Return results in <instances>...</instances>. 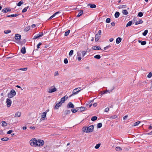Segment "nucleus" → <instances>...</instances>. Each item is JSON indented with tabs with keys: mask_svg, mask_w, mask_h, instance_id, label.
I'll return each instance as SVG.
<instances>
[{
	"mask_svg": "<svg viewBox=\"0 0 152 152\" xmlns=\"http://www.w3.org/2000/svg\"><path fill=\"white\" fill-rule=\"evenodd\" d=\"M65 100V99H64V97H63L61 99V100L59 102H60L62 104L64 102Z\"/></svg>",
	"mask_w": 152,
	"mask_h": 152,
	"instance_id": "473e14b6",
	"label": "nucleus"
},
{
	"mask_svg": "<svg viewBox=\"0 0 152 152\" xmlns=\"http://www.w3.org/2000/svg\"><path fill=\"white\" fill-rule=\"evenodd\" d=\"M27 69H28L27 68H20V69H19V70L26 71L27 70Z\"/></svg>",
	"mask_w": 152,
	"mask_h": 152,
	"instance_id": "09e8293b",
	"label": "nucleus"
},
{
	"mask_svg": "<svg viewBox=\"0 0 152 152\" xmlns=\"http://www.w3.org/2000/svg\"><path fill=\"white\" fill-rule=\"evenodd\" d=\"M47 113V112H44L42 113L41 115V118L40 119L41 121L44 120V119L46 117Z\"/></svg>",
	"mask_w": 152,
	"mask_h": 152,
	"instance_id": "0eeeda50",
	"label": "nucleus"
},
{
	"mask_svg": "<svg viewBox=\"0 0 152 152\" xmlns=\"http://www.w3.org/2000/svg\"><path fill=\"white\" fill-rule=\"evenodd\" d=\"M70 32V30H68L66 32H65V34H64L65 36H68Z\"/></svg>",
	"mask_w": 152,
	"mask_h": 152,
	"instance_id": "a19ab883",
	"label": "nucleus"
},
{
	"mask_svg": "<svg viewBox=\"0 0 152 152\" xmlns=\"http://www.w3.org/2000/svg\"><path fill=\"white\" fill-rule=\"evenodd\" d=\"M2 123L1 126H7V123L5 121H3L1 122Z\"/></svg>",
	"mask_w": 152,
	"mask_h": 152,
	"instance_id": "5701e85b",
	"label": "nucleus"
},
{
	"mask_svg": "<svg viewBox=\"0 0 152 152\" xmlns=\"http://www.w3.org/2000/svg\"><path fill=\"white\" fill-rule=\"evenodd\" d=\"M11 11V10L9 8H6L4 9H3L2 10V12H4V13H6L8 12H10Z\"/></svg>",
	"mask_w": 152,
	"mask_h": 152,
	"instance_id": "9b49d317",
	"label": "nucleus"
},
{
	"mask_svg": "<svg viewBox=\"0 0 152 152\" xmlns=\"http://www.w3.org/2000/svg\"><path fill=\"white\" fill-rule=\"evenodd\" d=\"M63 97L64 99H65V100H66L68 98V96L67 95Z\"/></svg>",
	"mask_w": 152,
	"mask_h": 152,
	"instance_id": "69168bd1",
	"label": "nucleus"
},
{
	"mask_svg": "<svg viewBox=\"0 0 152 152\" xmlns=\"http://www.w3.org/2000/svg\"><path fill=\"white\" fill-rule=\"evenodd\" d=\"M100 144L99 143L96 145L95 146V149H98L99 148L100 146Z\"/></svg>",
	"mask_w": 152,
	"mask_h": 152,
	"instance_id": "de8ad7c7",
	"label": "nucleus"
},
{
	"mask_svg": "<svg viewBox=\"0 0 152 152\" xmlns=\"http://www.w3.org/2000/svg\"><path fill=\"white\" fill-rule=\"evenodd\" d=\"M23 1H20L17 4V6H20L21 4H23Z\"/></svg>",
	"mask_w": 152,
	"mask_h": 152,
	"instance_id": "72a5a7b5",
	"label": "nucleus"
},
{
	"mask_svg": "<svg viewBox=\"0 0 152 152\" xmlns=\"http://www.w3.org/2000/svg\"><path fill=\"white\" fill-rule=\"evenodd\" d=\"M82 89H81L80 87L77 88H75L73 90L72 92V94L69 97H70L72 96H74V95L77 94L78 92L81 91Z\"/></svg>",
	"mask_w": 152,
	"mask_h": 152,
	"instance_id": "f03ea898",
	"label": "nucleus"
},
{
	"mask_svg": "<svg viewBox=\"0 0 152 152\" xmlns=\"http://www.w3.org/2000/svg\"><path fill=\"white\" fill-rule=\"evenodd\" d=\"M120 15V13L118 12H116L115 14V17L116 18H118Z\"/></svg>",
	"mask_w": 152,
	"mask_h": 152,
	"instance_id": "a878e982",
	"label": "nucleus"
},
{
	"mask_svg": "<svg viewBox=\"0 0 152 152\" xmlns=\"http://www.w3.org/2000/svg\"><path fill=\"white\" fill-rule=\"evenodd\" d=\"M1 140L3 141H7L9 140V138L7 137H4L1 139Z\"/></svg>",
	"mask_w": 152,
	"mask_h": 152,
	"instance_id": "79ce46f5",
	"label": "nucleus"
},
{
	"mask_svg": "<svg viewBox=\"0 0 152 152\" xmlns=\"http://www.w3.org/2000/svg\"><path fill=\"white\" fill-rule=\"evenodd\" d=\"M81 53L82 54L83 57L85 56V55L86 54V52L84 51H82Z\"/></svg>",
	"mask_w": 152,
	"mask_h": 152,
	"instance_id": "603ef678",
	"label": "nucleus"
},
{
	"mask_svg": "<svg viewBox=\"0 0 152 152\" xmlns=\"http://www.w3.org/2000/svg\"><path fill=\"white\" fill-rule=\"evenodd\" d=\"M28 7H29L28 6H27V7L24 8L23 9V10H22V12H26L27 11V10L28 8Z\"/></svg>",
	"mask_w": 152,
	"mask_h": 152,
	"instance_id": "7c9ffc66",
	"label": "nucleus"
},
{
	"mask_svg": "<svg viewBox=\"0 0 152 152\" xmlns=\"http://www.w3.org/2000/svg\"><path fill=\"white\" fill-rule=\"evenodd\" d=\"M60 12H57L54 14L52 15L49 18V19H51L54 17L57 14H58Z\"/></svg>",
	"mask_w": 152,
	"mask_h": 152,
	"instance_id": "aec40b11",
	"label": "nucleus"
},
{
	"mask_svg": "<svg viewBox=\"0 0 152 152\" xmlns=\"http://www.w3.org/2000/svg\"><path fill=\"white\" fill-rule=\"evenodd\" d=\"M18 15V14H15L12 15H10L7 16L8 17H14L17 16Z\"/></svg>",
	"mask_w": 152,
	"mask_h": 152,
	"instance_id": "6ab92c4d",
	"label": "nucleus"
},
{
	"mask_svg": "<svg viewBox=\"0 0 152 152\" xmlns=\"http://www.w3.org/2000/svg\"><path fill=\"white\" fill-rule=\"evenodd\" d=\"M62 104L60 102H59L56 104V105L54 107V108L56 109H58L61 106V105Z\"/></svg>",
	"mask_w": 152,
	"mask_h": 152,
	"instance_id": "f8f14e48",
	"label": "nucleus"
},
{
	"mask_svg": "<svg viewBox=\"0 0 152 152\" xmlns=\"http://www.w3.org/2000/svg\"><path fill=\"white\" fill-rule=\"evenodd\" d=\"M97 117L96 116H94V117H93L91 118V120L92 121H94L95 120H97Z\"/></svg>",
	"mask_w": 152,
	"mask_h": 152,
	"instance_id": "f704fd0d",
	"label": "nucleus"
},
{
	"mask_svg": "<svg viewBox=\"0 0 152 152\" xmlns=\"http://www.w3.org/2000/svg\"><path fill=\"white\" fill-rule=\"evenodd\" d=\"M100 36L98 34H96L95 36V40L96 41H98L100 39Z\"/></svg>",
	"mask_w": 152,
	"mask_h": 152,
	"instance_id": "4468645a",
	"label": "nucleus"
},
{
	"mask_svg": "<svg viewBox=\"0 0 152 152\" xmlns=\"http://www.w3.org/2000/svg\"><path fill=\"white\" fill-rule=\"evenodd\" d=\"M11 32V30H5L4 31V33L5 34H7L10 33Z\"/></svg>",
	"mask_w": 152,
	"mask_h": 152,
	"instance_id": "e433bc0d",
	"label": "nucleus"
},
{
	"mask_svg": "<svg viewBox=\"0 0 152 152\" xmlns=\"http://www.w3.org/2000/svg\"><path fill=\"white\" fill-rule=\"evenodd\" d=\"M107 92H108L109 93H110V92L109 90H107L105 91H104L103 92H101V94H104L105 93H106Z\"/></svg>",
	"mask_w": 152,
	"mask_h": 152,
	"instance_id": "cd10ccee",
	"label": "nucleus"
},
{
	"mask_svg": "<svg viewBox=\"0 0 152 152\" xmlns=\"http://www.w3.org/2000/svg\"><path fill=\"white\" fill-rule=\"evenodd\" d=\"M12 130H10L8 131L7 132V134H10L12 133Z\"/></svg>",
	"mask_w": 152,
	"mask_h": 152,
	"instance_id": "e2e57ef3",
	"label": "nucleus"
},
{
	"mask_svg": "<svg viewBox=\"0 0 152 152\" xmlns=\"http://www.w3.org/2000/svg\"><path fill=\"white\" fill-rule=\"evenodd\" d=\"M143 13L142 12H139L138 14V16L140 17H141L143 16Z\"/></svg>",
	"mask_w": 152,
	"mask_h": 152,
	"instance_id": "864d4df0",
	"label": "nucleus"
},
{
	"mask_svg": "<svg viewBox=\"0 0 152 152\" xmlns=\"http://www.w3.org/2000/svg\"><path fill=\"white\" fill-rule=\"evenodd\" d=\"M21 38V36L19 34H16L15 35V39L18 41H19Z\"/></svg>",
	"mask_w": 152,
	"mask_h": 152,
	"instance_id": "9d476101",
	"label": "nucleus"
},
{
	"mask_svg": "<svg viewBox=\"0 0 152 152\" xmlns=\"http://www.w3.org/2000/svg\"><path fill=\"white\" fill-rule=\"evenodd\" d=\"M110 47V45H108L106 47H105L104 48V50H106L107 48H108Z\"/></svg>",
	"mask_w": 152,
	"mask_h": 152,
	"instance_id": "052dcab7",
	"label": "nucleus"
},
{
	"mask_svg": "<svg viewBox=\"0 0 152 152\" xmlns=\"http://www.w3.org/2000/svg\"><path fill=\"white\" fill-rule=\"evenodd\" d=\"M77 57H79V56L81 57V54L80 53L77 52Z\"/></svg>",
	"mask_w": 152,
	"mask_h": 152,
	"instance_id": "0e129e2a",
	"label": "nucleus"
},
{
	"mask_svg": "<svg viewBox=\"0 0 152 152\" xmlns=\"http://www.w3.org/2000/svg\"><path fill=\"white\" fill-rule=\"evenodd\" d=\"M41 37L40 35H39V34H38L36 35L34 37V39H37L38 38Z\"/></svg>",
	"mask_w": 152,
	"mask_h": 152,
	"instance_id": "58836bf2",
	"label": "nucleus"
},
{
	"mask_svg": "<svg viewBox=\"0 0 152 152\" xmlns=\"http://www.w3.org/2000/svg\"><path fill=\"white\" fill-rule=\"evenodd\" d=\"M6 103L7 107H10L11 106L12 104L11 100L9 99H7L6 100Z\"/></svg>",
	"mask_w": 152,
	"mask_h": 152,
	"instance_id": "6e6552de",
	"label": "nucleus"
},
{
	"mask_svg": "<svg viewBox=\"0 0 152 152\" xmlns=\"http://www.w3.org/2000/svg\"><path fill=\"white\" fill-rule=\"evenodd\" d=\"M77 110L80 112H83L87 110L86 108L84 107H81L77 108Z\"/></svg>",
	"mask_w": 152,
	"mask_h": 152,
	"instance_id": "1a4fd4ad",
	"label": "nucleus"
},
{
	"mask_svg": "<svg viewBox=\"0 0 152 152\" xmlns=\"http://www.w3.org/2000/svg\"><path fill=\"white\" fill-rule=\"evenodd\" d=\"M59 74L58 73V71H56L55 72H54V76H58L59 75Z\"/></svg>",
	"mask_w": 152,
	"mask_h": 152,
	"instance_id": "3c124183",
	"label": "nucleus"
},
{
	"mask_svg": "<svg viewBox=\"0 0 152 152\" xmlns=\"http://www.w3.org/2000/svg\"><path fill=\"white\" fill-rule=\"evenodd\" d=\"M148 32V31L147 30H146L144 31L143 33H142V34L144 36H146Z\"/></svg>",
	"mask_w": 152,
	"mask_h": 152,
	"instance_id": "4c0bfd02",
	"label": "nucleus"
},
{
	"mask_svg": "<svg viewBox=\"0 0 152 152\" xmlns=\"http://www.w3.org/2000/svg\"><path fill=\"white\" fill-rule=\"evenodd\" d=\"M94 127L93 125H91L88 127H87L86 133L92 132L94 130Z\"/></svg>",
	"mask_w": 152,
	"mask_h": 152,
	"instance_id": "423d86ee",
	"label": "nucleus"
},
{
	"mask_svg": "<svg viewBox=\"0 0 152 152\" xmlns=\"http://www.w3.org/2000/svg\"><path fill=\"white\" fill-rule=\"evenodd\" d=\"M92 49L94 50H99L101 49V48L99 47L98 46H93L92 47Z\"/></svg>",
	"mask_w": 152,
	"mask_h": 152,
	"instance_id": "dca6fc26",
	"label": "nucleus"
},
{
	"mask_svg": "<svg viewBox=\"0 0 152 152\" xmlns=\"http://www.w3.org/2000/svg\"><path fill=\"white\" fill-rule=\"evenodd\" d=\"M122 13L124 15H126L128 14V12L126 10H124L122 11Z\"/></svg>",
	"mask_w": 152,
	"mask_h": 152,
	"instance_id": "c85d7f7f",
	"label": "nucleus"
},
{
	"mask_svg": "<svg viewBox=\"0 0 152 152\" xmlns=\"http://www.w3.org/2000/svg\"><path fill=\"white\" fill-rule=\"evenodd\" d=\"M65 113L66 114H69L71 112L70 110H66L65 111Z\"/></svg>",
	"mask_w": 152,
	"mask_h": 152,
	"instance_id": "4d7b16f0",
	"label": "nucleus"
},
{
	"mask_svg": "<svg viewBox=\"0 0 152 152\" xmlns=\"http://www.w3.org/2000/svg\"><path fill=\"white\" fill-rule=\"evenodd\" d=\"M97 104L96 103H95L93 104V106L94 107H95L96 106Z\"/></svg>",
	"mask_w": 152,
	"mask_h": 152,
	"instance_id": "338daca9",
	"label": "nucleus"
},
{
	"mask_svg": "<svg viewBox=\"0 0 152 152\" xmlns=\"http://www.w3.org/2000/svg\"><path fill=\"white\" fill-rule=\"evenodd\" d=\"M140 123V121H137L134 124V126H137Z\"/></svg>",
	"mask_w": 152,
	"mask_h": 152,
	"instance_id": "37998d69",
	"label": "nucleus"
},
{
	"mask_svg": "<svg viewBox=\"0 0 152 152\" xmlns=\"http://www.w3.org/2000/svg\"><path fill=\"white\" fill-rule=\"evenodd\" d=\"M114 39L113 38H110L109 39V41H110V42H112L113 41Z\"/></svg>",
	"mask_w": 152,
	"mask_h": 152,
	"instance_id": "774afa93",
	"label": "nucleus"
},
{
	"mask_svg": "<svg viewBox=\"0 0 152 152\" xmlns=\"http://www.w3.org/2000/svg\"><path fill=\"white\" fill-rule=\"evenodd\" d=\"M126 6L125 5H120L118 6V8L119 9L124 8H126Z\"/></svg>",
	"mask_w": 152,
	"mask_h": 152,
	"instance_id": "393cba45",
	"label": "nucleus"
},
{
	"mask_svg": "<svg viewBox=\"0 0 152 152\" xmlns=\"http://www.w3.org/2000/svg\"><path fill=\"white\" fill-rule=\"evenodd\" d=\"M82 131L84 132H86V133L87 130V127H83L82 128Z\"/></svg>",
	"mask_w": 152,
	"mask_h": 152,
	"instance_id": "c756f323",
	"label": "nucleus"
},
{
	"mask_svg": "<svg viewBox=\"0 0 152 152\" xmlns=\"http://www.w3.org/2000/svg\"><path fill=\"white\" fill-rule=\"evenodd\" d=\"M132 24V21H129L127 24L126 26V27H128V26H130Z\"/></svg>",
	"mask_w": 152,
	"mask_h": 152,
	"instance_id": "c9c22d12",
	"label": "nucleus"
},
{
	"mask_svg": "<svg viewBox=\"0 0 152 152\" xmlns=\"http://www.w3.org/2000/svg\"><path fill=\"white\" fill-rule=\"evenodd\" d=\"M143 23V21L141 19H140L138 21L135 22V24L137 25L140 24L142 23Z\"/></svg>",
	"mask_w": 152,
	"mask_h": 152,
	"instance_id": "f3484780",
	"label": "nucleus"
},
{
	"mask_svg": "<svg viewBox=\"0 0 152 152\" xmlns=\"http://www.w3.org/2000/svg\"><path fill=\"white\" fill-rule=\"evenodd\" d=\"M57 91V89L54 86L49 87L48 90V92L49 93H52Z\"/></svg>",
	"mask_w": 152,
	"mask_h": 152,
	"instance_id": "20e7f679",
	"label": "nucleus"
},
{
	"mask_svg": "<svg viewBox=\"0 0 152 152\" xmlns=\"http://www.w3.org/2000/svg\"><path fill=\"white\" fill-rule=\"evenodd\" d=\"M121 38L119 37L117 38L116 40V43L117 44L121 42Z\"/></svg>",
	"mask_w": 152,
	"mask_h": 152,
	"instance_id": "a211bd4d",
	"label": "nucleus"
},
{
	"mask_svg": "<svg viewBox=\"0 0 152 152\" xmlns=\"http://www.w3.org/2000/svg\"><path fill=\"white\" fill-rule=\"evenodd\" d=\"M64 63L65 64H66L68 63V61L67 58H65L64 60Z\"/></svg>",
	"mask_w": 152,
	"mask_h": 152,
	"instance_id": "13d9d810",
	"label": "nucleus"
},
{
	"mask_svg": "<svg viewBox=\"0 0 152 152\" xmlns=\"http://www.w3.org/2000/svg\"><path fill=\"white\" fill-rule=\"evenodd\" d=\"M83 13V10H81L80 11V12H79V13L77 15V17H79L81 16Z\"/></svg>",
	"mask_w": 152,
	"mask_h": 152,
	"instance_id": "b1692460",
	"label": "nucleus"
},
{
	"mask_svg": "<svg viewBox=\"0 0 152 152\" xmlns=\"http://www.w3.org/2000/svg\"><path fill=\"white\" fill-rule=\"evenodd\" d=\"M37 140L34 138H32L29 141L30 145L33 147L37 146Z\"/></svg>",
	"mask_w": 152,
	"mask_h": 152,
	"instance_id": "f257e3e1",
	"label": "nucleus"
},
{
	"mask_svg": "<svg viewBox=\"0 0 152 152\" xmlns=\"http://www.w3.org/2000/svg\"><path fill=\"white\" fill-rule=\"evenodd\" d=\"M21 113L20 112H17L15 114V117H18L21 116Z\"/></svg>",
	"mask_w": 152,
	"mask_h": 152,
	"instance_id": "2eb2a0df",
	"label": "nucleus"
},
{
	"mask_svg": "<svg viewBox=\"0 0 152 152\" xmlns=\"http://www.w3.org/2000/svg\"><path fill=\"white\" fill-rule=\"evenodd\" d=\"M73 50H71L70 51L69 53V55L70 56H71L72 55L73 53Z\"/></svg>",
	"mask_w": 152,
	"mask_h": 152,
	"instance_id": "8fccbe9b",
	"label": "nucleus"
},
{
	"mask_svg": "<svg viewBox=\"0 0 152 152\" xmlns=\"http://www.w3.org/2000/svg\"><path fill=\"white\" fill-rule=\"evenodd\" d=\"M21 52L23 54H25L26 53V48L25 47H23L22 48L21 50Z\"/></svg>",
	"mask_w": 152,
	"mask_h": 152,
	"instance_id": "4be33fe9",
	"label": "nucleus"
},
{
	"mask_svg": "<svg viewBox=\"0 0 152 152\" xmlns=\"http://www.w3.org/2000/svg\"><path fill=\"white\" fill-rule=\"evenodd\" d=\"M109 111V108L108 107L106 108L104 110L105 112H108Z\"/></svg>",
	"mask_w": 152,
	"mask_h": 152,
	"instance_id": "680f3d73",
	"label": "nucleus"
},
{
	"mask_svg": "<svg viewBox=\"0 0 152 152\" xmlns=\"http://www.w3.org/2000/svg\"><path fill=\"white\" fill-rule=\"evenodd\" d=\"M117 117H118V116L117 115H113V116L111 117L110 118V119H115V118H116Z\"/></svg>",
	"mask_w": 152,
	"mask_h": 152,
	"instance_id": "c03bdc74",
	"label": "nucleus"
},
{
	"mask_svg": "<svg viewBox=\"0 0 152 152\" xmlns=\"http://www.w3.org/2000/svg\"><path fill=\"white\" fill-rule=\"evenodd\" d=\"M94 57L96 59H100L101 58V56L99 55H97L95 56Z\"/></svg>",
	"mask_w": 152,
	"mask_h": 152,
	"instance_id": "bb28decb",
	"label": "nucleus"
},
{
	"mask_svg": "<svg viewBox=\"0 0 152 152\" xmlns=\"http://www.w3.org/2000/svg\"><path fill=\"white\" fill-rule=\"evenodd\" d=\"M74 105L71 102H69L68 103L67 107L68 108H74Z\"/></svg>",
	"mask_w": 152,
	"mask_h": 152,
	"instance_id": "ddd939ff",
	"label": "nucleus"
},
{
	"mask_svg": "<svg viewBox=\"0 0 152 152\" xmlns=\"http://www.w3.org/2000/svg\"><path fill=\"white\" fill-rule=\"evenodd\" d=\"M44 144V141L42 140H37V146L41 147Z\"/></svg>",
	"mask_w": 152,
	"mask_h": 152,
	"instance_id": "39448f33",
	"label": "nucleus"
},
{
	"mask_svg": "<svg viewBox=\"0 0 152 152\" xmlns=\"http://www.w3.org/2000/svg\"><path fill=\"white\" fill-rule=\"evenodd\" d=\"M146 43V41H142L141 42V45H145Z\"/></svg>",
	"mask_w": 152,
	"mask_h": 152,
	"instance_id": "6e6d98bb",
	"label": "nucleus"
},
{
	"mask_svg": "<svg viewBox=\"0 0 152 152\" xmlns=\"http://www.w3.org/2000/svg\"><path fill=\"white\" fill-rule=\"evenodd\" d=\"M115 150L118 151H120L122 150L121 148L119 147H116L115 148Z\"/></svg>",
	"mask_w": 152,
	"mask_h": 152,
	"instance_id": "2f4dec72",
	"label": "nucleus"
},
{
	"mask_svg": "<svg viewBox=\"0 0 152 152\" xmlns=\"http://www.w3.org/2000/svg\"><path fill=\"white\" fill-rule=\"evenodd\" d=\"M42 45V43L41 42H39L38 44L37 45V48H39V46L40 45Z\"/></svg>",
	"mask_w": 152,
	"mask_h": 152,
	"instance_id": "bf43d9fd",
	"label": "nucleus"
},
{
	"mask_svg": "<svg viewBox=\"0 0 152 152\" xmlns=\"http://www.w3.org/2000/svg\"><path fill=\"white\" fill-rule=\"evenodd\" d=\"M88 5L90 7V8H94L96 7V5L94 4H89Z\"/></svg>",
	"mask_w": 152,
	"mask_h": 152,
	"instance_id": "412c9836",
	"label": "nucleus"
},
{
	"mask_svg": "<svg viewBox=\"0 0 152 152\" xmlns=\"http://www.w3.org/2000/svg\"><path fill=\"white\" fill-rule=\"evenodd\" d=\"M16 94L15 91L13 89L11 90L10 93L8 94V96L9 98H12Z\"/></svg>",
	"mask_w": 152,
	"mask_h": 152,
	"instance_id": "7ed1b4c3",
	"label": "nucleus"
},
{
	"mask_svg": "<svg viewBox=\"0 0 152 152\" xmlns=\"http://www.w3.org/2000/svg\"><path fill=\"white\" fill-rule=\"evenodd\" d=\"M110 21V18H107L106 21V22L107 23H109Z\"/></svg>",
	"mask_w": 152,
	"mask_h": 152,
	"instance_id": "5fc2aeb1",
	"label": "nucleus"
},
{
	"mask_svg": "<svg viewBox=\"0 0 152 152\" xmlns=\"http://www.w3.org/2000/svg\"><path fill=\"white\" fill-rule=\"evenodd\" d=\"M152 76V73L151 72H150L149 74L147 75V77L149 78H151Z\"/></svg>",
	"mask_w": 152,
	"mask_h": 152,
	"instance_id": "49530a36",
	"label": "nucleus"
},
{
	"mask_svg": "<svg viewBox=\"0 0 152 152\" xmlns=\"http://www.w3.org/2000/svg\"><path fill=\"white\" fill-rule=\"evenodd\" d=\"M71 111L72 113H75L77 112V110L73 108L71 109Z\"/></svg>",
	"mask_w": 152,
	"mask_h": 152,
	"instance_id": "a18cd8bd",
	"label": "nucleus"
},
{
	"mask_svg": "<svg viewBox=\"0 0 152 152\" xmlns=\"http://www.w3.org/2000/svg\"><path fill=\"white\" fill-rule=\"evenodd\" d=\"M102 126V124L101 123H99L97 125V128H100Z\"/></svg>",
	"mask_w": 152,
	"mask_h": 152,
	"instance_id": "ea45409f",
	"label": "nucleus"
}]
</instances>
